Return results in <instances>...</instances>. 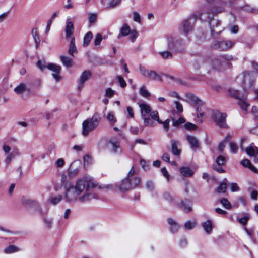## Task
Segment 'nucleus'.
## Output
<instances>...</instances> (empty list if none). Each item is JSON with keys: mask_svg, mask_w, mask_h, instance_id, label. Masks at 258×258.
Returning a JSON list of instances; mask_svg holds the SVG:
<instances>
[{"mask_svg": "<svg viewBox=\"0 0 258 258\" xmlns=\"http://www.w3.org/2000/svg\"><path fill=\"white\" fill-rule=\"evenodd\" d=\"M115 91L111 89L110 88H108L106 90L105 95L108 97H112L114 95Z\"/></svg>", "mask_w": 258, "mask_h": 258, "instance_id": "338daca9", "label": "nucleus"}, {"mask_svg": "<svg viewBox=\"0 0 258 258\" xmlns=\"http://www.w3.org/2000/svg\"><path fill=\"white\" fill-rule=\"evenodd\" d=\"M159 53L163 59L171 58L172 56V53L168 51L160 52Z\"/></svg>", "mask_w": 258, "mask_h": 258, "instance_id": "09e8293b", "label": "nucleus"}, {"mask_svg": "<svg viewBox=\"0 0 258 258\" xmlns=\"http://www.w3.org/2000/svg\"><path fill=\"white\" fill-rule=\"evenodd\" d=\"M140 93L143 97L145 98H148L150 96V93L145 86H143L140 88Z\"/></svg>", "mask_w": 258, "mask_h": 258, "instance_id": "79ce46f5", "label": "nucleus"}, {"mask_svg": "<svg viewBox=\"0 0 258 258\" xmlns=\"http://www.w3.org/2000/svg\"><path fill=\"white\" fill-rule=\"evenodd\" d=\"M131 31L130 27L127 24H125L123 25L120 30V33L118 36V38L128 35Z\"/></svg>", "mask_w": 258, "mask_h": 258, "instance_id": "bb28decb", "label": "nucleus"}, {"mask_svg": "<svg viewBox=\"0 0 258 258\" xmlns=\"http://www.w3.org/2000/svg\"><path fill=\"white\" fill-rule=\"evenodd\" d=\"M186 139L189 142L190 147L193 150H196L199 147V142L198 139L194 136L187 135Z\"/></svg>", "mask_w": 258, "mask_h": 258, "instance_id": "a211bd4d", "label": "nucleus"}, {"mask_svg": "<svg viewBox=\"0 0 258 258\" xmlns=\"http://www.w3.org/2000/svg\"><path fill=\"white\" fill-rule=\"evenodd\" d=\"M118 188L121 192H125L132 189L130 183V180H128L127 177L122 180V181L118 185Z\"/></svg>", "mask_w": 258, "mask_h": 258, "instance_id": "dca6fc26", "label": "nucleus"}, {"mask_svg": "<svg viewBox=\"0 0 258 258\" xmlns=\"http://www.w3.org/2000/svg\"><path fill=\"white\" fill-rule=\"evenodd\" d=\"M170 121V119H167L164 121H162L160 120V122H158L160 124H163L164 129L166 131L168 132L169 129V123Z\"/></svg>", "mask_w": 258, "mask_h": 258, "instance_id": "8fccbe9b", "label": "nucleus"}, {"mask_svg": "<svg viewBox=\"0 0 258 258\" xmlns=\"http://www.w3.org/2000/svg\"><path fill=\"white\" fill-rule=\"evenodd\" d=\"M224 9L223 7L220 6L219 7H217L216 8L214 9L213 10L210 11V13L212 14H216L219 13H221L224 11Z\"/></svg>", "mask_w": 258, "mask_h": 258, "instance_id": "052dcab7", "label": "nucleus"}, {"mask_svg": "<svg viewBox=\"0 0 258 258\" xmlns=\"http://www.w3.org/2000/svg\"><path fill=\"white\" fill-rule=\"evenodd\" d=\"M139 70L142 76L146 78L153 80H162L161 77L154 71L147 69L145 67L141 65L139 66Z\"/></svg>", "mask_w": 258, "mask_h": 258, "instance_id": "0eeeda50", "label": "nucleus"}, {"mask_svg": "<svg viewBox=\"0 0 258 258\" xmlns=\"http://www.w3.org/2000/svg\"><path fill=\"white\" fill-rule=\"evenodd\" d=\"M210 14L208 12L200 13L198 14H196L198 16L197 17V19L199 18L202 21H207L208 20H209L211 19Z\"/></svg>", "mask_w": 258, "mask_h": 258, "instance_id": "e433bc0d", "label": "nucleus"}, {"mask_svg": "<svg viewBox=\"0 0 258 258\" xmlns=\"http://www.w3.org/2000/svg\"><path fill=\"white\" fill-rule=\"evenodd\" d=\"M220 202L226 209H229L231 208L230 203L226 198H222L220 200Z\"/></svg>", "mask_w": 258, "mask_h": 258, "instance_id": "c03bdc74", "label": "nucleus"}, {"mask_svg": "<svg viewBox=\"0 0 258 258\" xmlns=\"http://www.w3.org/2000/svg\"><path fill=\"white\" fill-rule=\"evenodd\" d=\"M97 184L93 181H88L87 184H85V190L83 194L79 198V201L82 203L86 202L91 200L92 199H98L97 194H92L91 189L97 186Z\"/></svg>", "mask_w": 258, "mask_h": 258, "instance_id": "39448f33", "label": "nucleus"}, {"mask_svg": "<svg viewBox=\"0 0 258 258\" xmlns=\"http://www.w3.org/2000/svg\"><path fill=\"white\" fill-rule=\"evenodd\" d=\"M129 34L130 39L132 42H134L138 37V33L136 30L131 31Z\"/></svg>", "mask_w": 258, "mask_h": 258, "instance_id": "4d7b16f0", "label": "nucleus"}, {"mask_svg": "<svg viewBox=\"0 0 258 258\" xmlns=\"http://www.w3.org/2000/svg\"><path fill=\"white\" fill-rule=\"evenodd\" d=\"M213 168L215 170L217 171V172H218L219 173L224 172V170L222 168V167L221 166V165L216 164V165H213Z\"/></svg>", "mask_w": 258, "mask_h": 258, "instance_id": "774afa93", "label": "nucleus"}, {"mask_svg": "<svg viewBox=\"0 0 258 258\" xmlns=\"http://www.w3.org/2000/svg\"><path fill=\"white\" fill-rule=\"evenodd\" d=\"M241 164L244 167H247L248 168H249V169H250L255 173H256L257 172V169L253 166H252L250 161L247 159H244L242 160L241 161Z\"/></svg>", "mask_w": 258, "mask_h": 258, "instance_id": "c85d7f7f", "label": "nucleus"}, {"mask_svg": "<svg viewBox=\"0 0 258 258\" xmlns=\"http://www.w3.org/2000/svg\"><path fill=\"white\" fill-rule=\"evenodd\" d=\"M91 75V72L89 70L84 71L80 76L78 89L81 90L83 86L84 83L90 78Z\"/></svg>", "mask_w": 258, "mask_h": 258, "instance_id": "4468645a", "label": "nucleus"}, {"mask_svg": "<svg viewBox=\"0 0 258 258\" xmlns=\"http://www.w3.org/2000/svg\"><path fill=\"white\" fill-rule=\"evenodd\" d=\"M68 52L73 57L74 56V54L77 52V48L75 46V38L74 37L71 38Z\"/></svg>", "mask_w": 258, "mask_h": 258, "instance_id": "a878e982", "label": "nucleus"}, {"mask_svg": "<svg viewBox=\"0 0 258 258\" xmlns=\"http://www.w3.org/2000/svg\"><path fill=\"white\" fill-rule=\"evenodd\" d=\"M178 142L175 140H171V149L173 154L176 156L180 155L181 150L178 148Z\"/></svg>", "mask_w": 258, "mask_h": 258, "instance_id": "cd10ccee", "label": "nucleus"}, {"mask_svg": "<svg viewBox=\"0 0 258 258\" xmlns=\"http://www.w3.org/2000/svg\"><path fill=\"white\" fill-rule=\"evenodd\" d=\"M21 201L22 204L27 208L38 205V203L36 200L25 197H22Z\"/></svg>", "mask_w": 258, "mask_h": 258, "instance_id": "aec40b11", "label": "nucleus"}, {"mask_svg": "<svg viewBox=\"0 0 258 258\" xmlns=\"http://www.w3.org/2000/svg\"><path fill=\"white\" fill-rule=\"evenodd\" d=\"M227 189V185L225 183H221L217 188L218 193H225Z\"/></svg>", "mask_w": 258, "mask_h": 258, "instance_id": "49530a36", "label": "nucleus"}, {"mask_svg": "<svg viewBox=\"0 0 258 258\" xmlns=\"http://www.w3.org/2000/svg\"><path fill=\"white\" fill-rule=\"evenodd\" d=\"M192 66L196 71L200 69L209 70V64L207 62V57L196 60L194 62Z\"/></svg>", "mask_w": 258, "mask_h": 258, "instance_id": "9b49d317", "label": "nucleus"}, {"mask_svg": "<svg viewBox=\"0 0 258 258\" xmlns=\"http://www.w3.org/2000/svg\"><path fill=\"white\" fill-rule=\"evenodd\" d=\"M197 16V15H192L188 19L183 21L182 27L186 35L192 30Z\"/></svg>", "mask_w": 258, "mask_h": 258, "instance_id": "1a4fd4ad", "label": "nucleus"}, {"mask_svg": "<svg viewBox=\"0 0 258 258\" xmlns=\"http://www.w3.org/2000/svg\"><path fill=\"white\" fill-rule=\"evenodd\" d=\"M117 79L121 87L123 88L126 86V83L121 76H118Z\"/></svg>", "mask_w": 258, "mask_h": 258, "instance_id": "0e129e2a", "label": "nucleus"}, {"mask_svg": "<svg viewBox=\"0 0 258 258\" xmlns=\"http://www.w3.org/2000/svg\"><path fill=\"white\" fill-rule=\"evenodd\" d=\"M167 222H168V223L170 225V231L172 232V233H175V232H177V231L179 229V225L177 223V222L173 219L172 218H168L167 219Z\"/></svg>", "mask_w": 258, "mask_h": 258, "instance_id": "393cba45", "label": "nucleus"}, {"mask_svg": "<svg viewBox=\"0 0 258 258\" xmlns=\"http://www.w3.org/2000/svg\"><path fill=\"white\" fill-rule=\"evenodd\" d=\"M97 14L91 13L89 15V21L90 24H94L96 21Z\"/></svg>", "mask_w": 258, "mask_h": 258, "instance_id": "3c124183", "label": "nucleus"}, {"mask_svg": "<svg viewBox=\"0 0 258 258\" xmlns=\"http://www.w3.org/2000/svg\"><path fill=\"white\" fill-rule=\"evenodd\" d=\"M60 180L61 185L63 186L64 187L65 185L67 184H69L70 185H71L70 177L69 176H68V175L64 173L62 174Z\"/></svg>", "mask_w": 258, "mask_h": 258, "instance_id": "4c0bfd02", "label": "nucleus"}, {"mask_svg": "<svg viewBox=\"0 0 258 258\" xmlns=\"http://www.w3.org/2000/svg\"><path fill=\"white\" fill-rule=\"evenodd\" d=\"M249 219V217L248 215H245L241 218H239L238 221L240 223L243 225H246L247 223L248 219Z\"/></svg>", "mask_w": 258, "mask_h": 258, "instance_id": "13d9d810", "label": "nucleus"}, {"mask_svg": "<svg viewBox=\"0 0 258 258\" xmlns=\"http://www.w3.org/2000/svg\"><path fill=\"white\" fill-rule=\"evenodd\" d=\"M66 37L68 38L73 34L74 31V24L72 21H67L65 27Z\"/></svg>", "mask_w": 258, "mask_h": 258, "instance_id": "6ab92c4d", "label": "nucleus"}, {"mask_svg": "<svg viewBox=\"0 0 258 258\" xmlns=\"http://www.w3.org/2000/svg\"><path fill=\"white\" fill-rule=\"evenodd\" d=\"M130 180V183L132 189L137 187L141 182V179L139 177H127Z\"/></svg>", "mask_w": 258, "mask_h": 258, "instance_id": "b1692460", "label": "nucleus"}, {"mask_svg": "<svg viewBox=\"0 0 258 258\" xmlns=\"http://www.w3.org/2000/svg\"><path fill=\"white\" fill-rule=\"evenodd\" d=\"M178 207L186 213H188L192 210V208L188 204L186 199L182 200L178 204Z\"/></svg>", "mask_w": 258, "mask_h": 258, "instance_id": "412c9836", "label": "nucleus"}, {"mask_svg": "<svg viewBox=\"0 0 258 258\" xmlns=\"http://www.w3.org/2000/svg\"><path fill=\"white\" fill-rule=\"evenodd\" d=\"M171 119L172 121L173 126L175 127H178L180 125L185 122V120L182 117H180L178 119L176 120L174 118L171 117Z\"/></svg>", "mask_w": 258, "mask_h": 258, "instance_id": "58836bf2", "label": "nucleus"}, {"mask_svg": "<svg viewBox=\"0 0 258 258\" xmlns=\"http://www.w3.org/2000/svg\"><path fill=\"white\" fill-rule=\"evenodd\" d=\"M253 143L250 146L247 147L245 151L246 153L250 157H253V161L254 163H258V148L253 145Z\"/></svg>", "mask_w": 258, "mask_h": 258, "instance_id": "f8f14e48", "label": "nucleus"}, {"mask_svg": "<svg viewBox=\"0 0 258 258\" xmlns=\"http://www.w3.org/2000/svg\"><path fill=\"white\" fill-rule=\"evenodd\" d=\"M85 187V181L82 179L78 180L75 186L69 184H66L64 199L67 202H74L79 200V198L83 194Z\"/></svg>", "mask_w": 258, "mask_h": 258, "instance_id": "f257e3e1", "label": "nucleus"}, {"mask_svg": "<svg viewBox=\"0 0 258 258\" xmlns=\"http://www.w3.org/2000/svg\"><path fill=\"white\" fill-rule=\"evenodd\" d=\"M180 173L184 176L189 177L194 174V172L188 167H183L180 169Z\"/></svg>", "mask_w": 258, "mask_h": 258, "instance_id": "7c9ffc66", "label": "nucleus"}, {"mask_svg": "<svg viewBox=\"0 0 258 258\" xmlns=\"http://www.w3.org/2000/svg\"><path fill=\"white\" fill-rule=\"evenodd\" d=\"M133 17L135 21L138 23L141 22L140 15L137 12H133Z\"/></svg>", "mask_w": 258, "mask_h": 258, "instance_id": "e2e57ef3", "label": "nucleus"}, {"mask_svg": "<svg viewBox=\"0 0 258 258\" xmlns=\"http://www.w3.org/2000/svg\"><path fill=\"white\" fill-rule=\"evenodd\" d=\"M184 127L186 129L188 130H194L196 128V125L190 122L186 123L184 124Z\"/></svg>", "mask_w": 258, "mask_h": 258, "instance_id": "69168bd1", "label": "nucleus"}, {"mask_svg": "<svg viewBox=\"0 0 258 258\" xmlns=\"http://www.w3.org/2000/svg\"><path fill=\"white\" fill-rule=\"evenodd\" d=\"M101 119L100 114L95 113L91 118L84 120L82 123V135L84 136H87L89 133L96 129Z\"/></svg>", "mask_w": 258, "mask_h": 258, "instance_id": "7ed1b4c3", "label": "nucleus"}, {"mask_svg": "<svg viewBox=\"0 0 258 258\" xmlns=\"http://www.w3.org/2000/svg\"><path fill=\"white\" fill-rule=\"evenodd\" d=\"M93 37L92 33L88 31L84 36L83 39V46L87 47L90 43Z\"/></svg>", "mask_w": 258, "mask_h": 258, "instance_id": "72a5a7b5", "label": "nucleus"}, {"mask_svg": "<svg viewBox=\"0 0 258 258\" xmlns=\"http://www.w3.org/2000/svg\"><path fill=\"white\" fill-rule=\"evenodd\" d=\"M203 227L206 233H210L212 229V222L210 220L206 221L203 224Z\"/></svg>", "mask_w": 258, "mask_h": 258, "instance_id": "c9c22d12", "label": "nucleus"}, {"mask_svg": "<svg viewBox=\"0 0 258 258\" xmlns=\"http://www.w3.org/2000/svg\"><path fill=\"white\" fill-rule=\"evenodd\" d=\"M239 105L241 109L245 111H247V108L249 106V105L245 102V101L242 99L239 100Z\"/></svg>", "mask_w": 258, "mask_h": 258, "instance_id": "603ef678", "label": "nucleus"}, {"mask_svg": "<svg viewBox=\"0 0 258 258\" xmlns=\"http://www.w3.org/2000/svg\"><path fill=\"white\" fill-rule=\"evenodd\" d=\"M256 74L253 72H244L243 73V82L244 84L248 83L249 87L252 88L255 84Z\"/></svg>", "mask_w": 258, "mask_h": 258, "instance_id": "9d476101", "label": "nucleus"}, {"mask_svg": "<svg viewBox=\"0 0 258 258\" xmlns=\"http://www.w3.org/2000/svg\"><path fill=\"white\" fill-rule=\"evenodd\" d=\"M229 146L231 152L235 154L237 152L238 150V147L234 142H230L229 143Z\"/></svg>", "mask_w": 258, "mask_h": 258, "instance_id": "6e6d98bb", "label": "nucleus"}, {"mask_svg": "<svg viewBox=\"0 0 258 258\" xmlns=\"http://www.w3.org/2000/svg\"><path fill=\"white\" fill-rule=\"evenodd\" d=\"M20 249L14 245H10L4 250V252L7 254L12 253L18 252Z\"/></svg>", "mask_w": 258, "mask_h": 258, "instance_id": "473e14b6", "label": "nucleus"}, {"mask_svg": "<svg viewBox=\"0 0 258 258\" xmlns=\"http://www.w3.org/2000/svg\"><path fill=\"white\" fill-rule=\"evenodd\" d=\"M234 43L229 40H217L213 45V48L222 51L227 50L232 48Z\"/></svg>", "mask_w": 258, "mask_h": 258, "instance_id": "6e6552de", "label": "nucleus"}, {"mask_svg": "<svg viewBox=\"0 0 258 258\" xmlns=\"http://www.w3.org/2000/svg\"><path fill=\"white\" fill-rule=\"evenodd\" d=\"M120 0H101L102 5L106 8H114L120 3Z\"/></svg>", "mask_w": 258, "mask_h": 258, "instance_id": "5701e85b", "label": "nucleus"}, {"mask_svg": "<svg viewBox=\"0 0 258 258\" xmlns=\"http://www.w3.org/2000/svg\"><path fill=\"white\" fill-rule=\"evenodd\" d=\"M32 36L36 43V47H38V45L39 44V42H40V40H39V38L38 37V35L37 34V29L35 28H34L32 29Z\"/></svg>", "mask_w": 258, "mask_h": 258, "instance_id": "ea45409f", "label": "nucleus"}, {"mask_svg": "<svg viewBox=\"0 0 258 258\" xmlns=\"http://www.w3.org/2000/svg\"><path fill=\"white\" fill-rule=\"evenodd\" d=\"M139 107L141 109L142 116L145 115V114H148L151 112L150 106L147 104H140Z\"/></svg>", "mask_w": 258, "mask_h": 258, "instance_id": "2f4dec72", "label": "nucleus"}, {"mask_svg": "<svg viewBox=\"0 0 258 258\" xmlns=\"http://www.w3.org/2000/svg\"><path fill=\"white\" fill-rule=\"evenodd\" d=\"M102 40V36L99 34L98 33L95 37V40H94V44L96 46L99 45L101 41Z\"/></svg>", "mask_w": 258, "mask_h": 258, "instance_id": "5fc2aeb1", "label": "nucleus"}, {"mask_svg": "<svg viewBox=\"0 0 258 258\" xmlns=\"http://www.w3.org/2000/svg\"><path fill=\"white\" fill-rule=\"evenodd\" d=\"M167 48L169 50H171L175 48L174 44V39L172 37L168 36L167 37Z\"/></svg>", "mask_w": 258, "mask_h": 258, "instance_id": "a19ab883", "label": "nucleus"}, {"mask_svg": "<svg viewBox=\"0 0 258 258\" xmlns=\"http://www.w3.org/2000/svg\"><path fill=\"white\" fill-rule=\"evenodd\" d=\"M150 113V115L152 119L157 121L158 122H160V119L157 111L154 110L151 111Z\"/></svg>", "mask_w": 258, "mask_h": 258, "instance_id": "de8ad7c7", "label": "nucleus"}, {"mask_svg": "<svg viewBox=\"0 0 258 258\" xmlns=\"http://www.w3.org/2000/svg\"><path fill=\"white\" fill-rule=\"evenodd\" d=\"M226 162V158L222 155L219 156L216 159V164L223 165Z\"/></svg>", "mask_w": 258, "mask_h": 258, "instance_id": "864d4df0", "label": "nucleus"}, {"mask_svg": "<svg viewBox=\"0 0 258 258\" xmlns=\"http://www.w3.org/2000/svg\"><path fill=\"white\" fill-rule=\"evenodd\" d=\"M142 117L144 120V123L145 126H153L154 122L152 121V120L150 118L146 117L145 115L142 116Z\"/></svg>", "mask_w": 258, "mask_h": 258, "instance_id": "37998d69", "label": "nucleus"}, {"mask_svg": "<svg viewBox=\"0 0 258 258\" xmlns=\"http://www.w3.org/2000/svg\"><path fill=\"white\" fill-rule=\"evenodd\" d=\"M43 221L45 223L47 228L50 229L51 228V224L52 223V220L51 219H49L44 217L43 218Z\"/></svg>", "mask_w": 258, "mask_h": 258, "instance_id": "bf43d9fd", "label": "nucleus"}, {"mask_svg": "<svg viewBox=\"0 0 258 258\" xmlns=\"http://www.w3.org/2000/svg\"><path fill=\"white\" fill-rule=\"evenodd\" d=\"M108 145L111 149V152L114 154H119L121 150L119 141L116 139H110L108 141Z\"/></svg>", "mask_w": 258, "mask_h": 258, "instance_id": "ddd939ff", "label": "nucleus"}, {"mask_svg": "<svg viewBox=\"0 0 258 258\" xmlns=\"http://www.w3.org/2000/svg\"><path fill=\"white\" fill-rule=\"evenodd\" d=\"M186 97L188 102L192 105H196L198 106H201L203 105L202 101L195 95L189 93L187 95Z\"/></svg>", "mask_w": 258, "mask_h": 258, "instance_id": "2eb2a0df", "label": "nucleus"}, {"mask_svg": "<svg viewBox=\"0 0 258 258\" xmlns=\"http://www.w3.org/2000/svg\"><path fill=\"white\" fill-rule=\"evenodd\" d=\"M227 115L225 113H221L219 111H216L213 113V119L216 124L220 128H228V125L226 122V118Z\"/></svg>", "mask_w": 258, "mask_h": 258, "instance_id": "423d86ee", "label": "nucleus"}, {"mask_svg": "<svg viewBox=\"0 0 258 258\" xmlns=\"http://www.w3.org/2000/svg\"><path fill=\"white\" fill-rule=\"evenodd\" d=\"M62 64L67 68H70L73 65L72 59L69 57L62 55L60 57Z\"/></svg>", "mask_w": 258, "mask_h": 258, "instance_id": "c756f323", "label": "nucleus"}, {"mask_svg": "<svg viewBox=\"0 0 258 258\" xmlns=\"http://www.w3.org/2000/svg\"><path fill=\"white\" fill-rule=\"evenodd\" d=\"M29 90L27 85L23 83H20L14 89V92L18 95H20L26 91H29Z\"/></svg>", "mask_w": 258, "mask_h": 258, "instance_id": "4be33fe9", "label": "nucleus"}, {"mask_svg": "<svg viewBox=\"0 0 258 258\" xmlns=\"http://www.w3.org/2000/svg\"><path fill=\"white\" fill-rule=\"evenodd\" d=\"M64 197L63 196L60 195H58L55 197H51L49 198V200L50 203L53 205H56L58 203H59Z\"/></svg>", "mask_w": 258, "mask_h": 258, "instance_id": "f704fd0d", "label": "nucleus"}, {"mask_svg": "<svg viewBox=\"0 0 258 258\" xmlns=\"http://www.w3.org/2000/svg\"><path fill=\"white\" fill-rule=\"evenodd\" d=\"M209 23L211 28V33L212 34H213L214 33H219L221 32V29H215V28H218L220 24V22L218 20L211 18L209 20Z\"/></svg>", "mask_w": 258, "mask_h": 258, "instance_id": "f3484780", "label": "nucleus"}, {"mask_svg": "<svg viewBox=\"0 0 258 258\" xmlns=\"http://www.w3.org/2000/svg\"><path fill=\"white\" fill-rule=\"evenodd\" d=\"M232 59L233 57L227 55H219L213 58L207 57L209 68L211 66L214 69L219 71H223L230 68L231 66L230 61Z\"/></svg>", "mask_w": 258, "mask_h": 258, "instance_id": "f03ea898", "label": "nucleus"}, {"mask_svg": "<svg viewBox=\"0 0 258 258\" xmlns=\"http://www.w3.org/2000/svg\"><path fill=\"white\" fill-rule=\"evenodd\" d=\"M107 120L109 121L111 125H113L116 122V120L114 117V115L112 112H110L108 113L107 116Z\"/></svg>", "mask_w": 258, "mask_h": 258, "instance_id": "a18cd8bd", "label": "nucleus"}, {"mask_svg": "<svg viewBox=\"0 0 258 258\" xmlns=\"http://www.w3.org/2000/svg\"><path fill=\"white\" fill-rule=\"evenodd\" d=\"M37 66L41 71H43L45 69L47 68L52 71V75L54 79L57 81L60 80L61 76H60V74L61 72V67L60 66L51 63L46 64L45 61H42L41 60L37 61Z\"/></svg>", "mask_w": 258, "mask_h": 258, "instance_id": "20e7f679", "label": "nucleus"}, {"mask_svg": "<svg viewBox=\"0 0 258 258\" xmlns=\"http://www.w3.org/2000/svg\"><path fill=\"white\" fill-rule=\"evenodd\" d=\"M147 189L150 191H153L154 189V183L151 180H148L146 183Z\"/></svg>", "mask_w": 258, "mask_h": 258, "instance_id": "680f3d73", "label": "nucleus"}]
</instances>
